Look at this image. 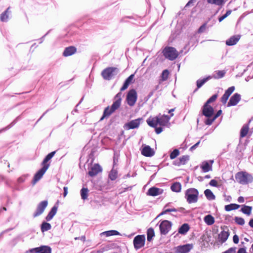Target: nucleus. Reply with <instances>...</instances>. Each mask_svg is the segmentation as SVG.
Instances as JSON below:
<instances>
[{"label": "nucleus", "instance_id": "36", "mask_svg": "<svg viewBox=\"0 0 253 253\" xmlns=\"http://www.w3.org/2000/svg\"><path fill=\"white\" fill-rule=\"evenodd\" d=\"M204 221L208 225H211L214 223V217L210 215H207L204 217Z\"/></svg>", "mask_w": 253, "mask_h": 253}, {"label": "nucleus", "instance_id": "17", "mask_svg": "<svg viewBox=\"0 0 253 253\" xmlns=\"http://www.w3.org/2000/svg\"><path fill=\"white\" fill-rule=\"evenodd\" d=\"M102 170V169L101 166L98 164H95L91 167L88 173L89 176L93 177L101 172Z\"/></svg>", "mask_w": 253, "mask_h": 253}, {"label": "nucleus", "instance_id": "23", "mask_svg": "<svg viewBox=\"0 0 253 253\" xmlns=\"http://www.w3.org/2000/svg\"><path fill=\"white\" fill-rule=\"evenodd\" d=\"M210 162L211 163V164H210L207 161H204L202 163L201 168L203 172H207L212 170V164L214 162V161L210 160Z\"/></svg>", "mask_w": 253, "mask_h": 253}, {"label": "nucleus", "instance_id": "32", "mask_svg": "<svg viewBox=\"0 0 253 253\" xmlns=\"http://www.w3.org/2000/svg\"><path fill=\"white\" fill-rule=\"evenodd\" d=\"M100 235L101 236L104 235L106 237H109L111 236L120 235V233L117 230H112L103 232Z\"/></svg>", "mask_w": 253, "mask_h": 253}, {"label": "nucleus", "instance_id": "12", "mask_svg": "<svg viewBox=\"0 0 253 253\" xmlns=\"http://www.w3.org/2000/svg\"><path fill=\"white\" fill-rule=\"evenodd\" d=\"M47 167V166H42V168L36 172L32 181V184L33 185H35L42 178L48 169Z\"/></svg>", "mask_w": 253, "mask_h": 253}, {"label": "nucleus", "instance_id": "35", "mask_svg": "<svg viewBox=\"0 0 253 253\" xmlns=\"http://www.w3.org/2000/svg\"><path fill=\"white\" fill-rule=\"evenodd\" d=\"M171 190L175 192H179L181 190V184L179 182H174L170 187Z\"/></svg>", "mask_w": 253, "mask_h": 253}, {"label": "nucleus", "instance_id": "10", "mask_svg": "<svg viewBox=\"0 0 253 253\" xmlns=\"http://www.w3.org/2000/svg\"><path fill=\"white\" fill-rule=\"evenodd\" d=\"M48 205V201L44 200L41 202L37 206L36 210L33 213V216L36 217L41 215L44 211Z\"/></svg>", "mask_w": 253, "mask_h": 253}, {"label": "nucleus", "instance_id": "28", "mask_svg": "<svg viewBox=\"0 0 253 253\" xmlns=\"http://www.w3.org/2000/svg\"><path fill=\"white\" fill-rule=\"evenodd\" d=\"M21 119L22 117L21 115H19L18 117H17L9 125H8L7 126L4 128L0 129V133L6 130H7L8 129L12 127L17 123L18 121L21 120Z\"/></svg>", "mask_w": 253, "mask_h": 253}, {"label": "nucleus", "instance_id": "16", "mask_svg": "<svg viewBox=\"0 0 253 253\" xmlns=\"http://www.w3.org/2000/svg\"><path fill=\"white\" fill-rule=\"evenodd\" d=\"M193 248V245L190 244H187L183 245H180L176 248V251L177 253H188Z\"/></svg>", "mask_w": 253, "mask_h": 253}, {"label": "nucleus", "instance_id": "45", "mask_svg": "<svg viewBox=\"0 0 253 253\" xmlns=\"http://www.w3.org/2000/svg\"><path fill=\"white\" fill-rule=\"evenodd\" d=\"M88 190L87 188H83L81 190V197L84 200L87 199Z\"/></svg>", "mask_w": 253, "mask_h": 253}, {"label": "nucleus", "instance_id": "58", "mask_svg": "<svg viewBox=\"0 0 253 253\" xmlns=\"http://www.w3.org/2000/svg\"><path fill=\"white\" fill-rule=\"evenodd\" d=\"M233 241L235 244H238L239 243V241L238 236L237 235H234V236L233 237Z\"/></svg>", "mask_w": 253, "mask_h": 253}, {"label": "nucleus", "instance_id": "21", "mask_svg": "<svg viewBox=\"0 0 253 253\" xmlns=\"http://www.w3.org/2000/svg\"><path fill=\"white\" fill-rule=\"evenodd\" d=\"M56 151H52L49 153H48L43 159L41 165L42 166H47V168H48L50 166V164L48 163V162L53 157L56 153Z\"/></svg>", "mask_w": 253, "mask_h": 253}, {"label": "nucleus", "instance_id": "39", "mask_svg": "<svg viewBox=\"0 0 253 253\" xmlns=\"http://www.w3.org/2000/svg\"><path fill=\"white\" fill-rule=\"evenodd\" d=\"M252 207L248 206L243 205L241 209V211L248 215H250L251 213Z\"/></svg>", "mask_w": 253, "mask_h": 253}, {"label": "nucleus", "instance_id": "62", "mask_svg": "<svg viewBox=\"0 0 253 253\" xmlns=\"http://www.w3.org/2000/svg\"><path fill=\"white\" fill-rule=\"evenodd\" d=\"M79 106V102L77 104V105L75 106V108L71 112V114H72L74 115L75 113H78V110L77 108H78V107Z\"/></svg>", "mask_w": 253, "mask_h": 253}, {"label": "nucleus", "instance_id": "57", "mask_svg": "<svg viewBox=\"0 0 253 253\" xmlns=\"http://www.w3.org/2000/svg\"><path fill=\"white\" fill-rule=\"evenodd\" d=\"M51 31V30H48L45 34H44L42 37L40 39V40L41 41L40 42V43H42L43 42L44 38Z\"/></svg>", "mask_w": 253, "mask_h": 253}, {"label": "nucleus", "instance_id": "55", "mask_svg": "<svg viewBox=\"0 0 253 253\" xmlns=\"http://www.w3.org/2000/svg\"><path fill=\"white\" fill-rule=\"evenodd\" d=\"M210 185L211 186H213V187H218V185H217V182L216 180H214V179H212L211 180V181L209 183Z\"/></svg>", "mask_w": 253, "mask_h": 253}, {"label": "nucleus", "instance_id": "2", "mask_svg": "<svg viewBox=\"0 0 253 253\" xmlns=\"http://www.w3.org/2000/svg\"><path fill=\"white\" fill-rule=\"evenodd\" d=\"M170 117L168 115H162L152 118H149L146 122L148 125L152 127H156L158 125L161 126H165L169 122Z\"/></svg>", "mask_w": 253, "mask_h": 253}, {"label": "nucleus", "instance_id": "47", "mask_svg": "<svg viewBox=\"0 0 253 253\" xmlns=\"http://www.w3.org/2000/svg\"><path fill=\"white\" fill-rule=\"evenodd\" d=\"M29 176V174H24V175L21 176L17 179V183L18 184H20V183H22L24 182L25 181V180L26 179V178Z\"/></svg>", "mask_w": 253, "mask_h": 253}, {"label": "nucleus", "instance_id": "38", "mask_svg": "<svg viewBox=\"0 0 253 253\" xmlns=\"http://www.w3.org/2000/svg\"><path fill=\"white\" fill-rule=\"evenodd\" d=\"M147 241L151 242L153 240V238L155 236V233L154 229L150 228L147 231Z\"/></svg>", "mask_w": 253, "mask_h": 253}, {"label": "nucleus", "instance_id": "22", "mask_svg": "<svg viewBox=\"0 0 253 253\" xmlns=\"http://www.w3.org/2000/svg\"><path fill=\"white\" fill-rule=\"evenodd\" d=\"M141 154L146 157H152L155 154V152L152 148L147 145L143 148Z\"/></svg>", "mask_w": 253, "mask_h": 253}, {"label": "nucleus", "instance_id": "5", "mask_svg": "<svg viewBox=\"0 0 253 253\" xmlns=\"http://www.w3.org/2000/svg\"><path fill=\"white\" fill-rule=\"evenodd\" d=\"M162 53L165 57L170 61L175 60L178 56V52L176 49L171 46H166Z\"/></svg>", "mask_w": 253, "mask_h": 253}, {"label": "nucleus", "instance_id": "18", "mask_svg": "<svg viewBox=\"0 0 253 253\" xmlns=\"http://www.w3.org/2000/svg\"><path fill=\"white\" fill-rule=\"evenodd\" d=\"M77 51V48L74 46L71 45L65 48L62 55L64 57H68L74 54Z\"/></svg>", "mask_w": 253, "mask_h": 253}, {"label": "nucleus", "instance_id": "11", "mask_svg": "<svg viewBox=\"0 0 253 253\" xmlns=\"http://www.w3.org/2000/svg\"><path fill=\"white\" fill-rule=\"evenodd\" d=\"M137 98V95L136 90L134 89H130L127 93L126 96L127 104L130 106H133L135 104Z\"/></svg>", "mask_w": 253, "mask_h": 253}, {"label": "nucleus", "instance_id": "9", "mask_svg": "<svg viewBox=\"0 0 253 253\" xmlns=\"http://www.w3.org/2000/svg\"><path fill=\"white\" fill-rule=\"evenodd\" d=\"M172 223L167 220L162 221L159 225L160 233L161 235H166L171 230Z\"/></svg>", "mask_w": 253, "mask_h": 253}, {"label": "nucleus", "instance_id": "20", "mask_svg": "<svg viewBox=\"0 0 253 253\" xmlns=\"http://www.w3.org/2000/svg\"><path fill=\"white\" fill-rule=\"evenodd\" d=\"M241 100V95L238 93H235L230 99L228 102L227 106L236 105Z\"/></svg>", "mask_w": 253, "mask_h": 253}, {"label": "nucleus", "instance_id": "61", "mask_svg": "<svg viewBox=\"0 0 253 253\" xmlns=\"http://www.w3.org/2000/svg\"><path fill=\"white\" fill-rule=\"evenodd\" d=\"M63 190H64L63 194V197H65L68 194V187L66 186H64L63 188Z\"/></svg>", "mask_w": 253, "mask_h": 253}, {"label": "nucleus", "instance_id": "52", "mask_svg": "<svg viewBox=\"0 0 253 253\" xmlns=\"http://www.w3.org/2000/svg\"><path fill=\"white\" fill-rule=\"evenodd\" d=\"M15 227H11V228H9L5 230H3V231H2L0 233V238H2V236L3 234L12 230L13 229H14Z\"/></svg>", "mask_w": 253, "mask_h": 253}, {"label": "nucleus", "instance_id": "42", "mask_svg": "<svg viewBox=\"0 0 253 253\" xmlns=\"http://www.w3.org/2000/svg\"><path fill=\"white\" fill-rule=\"evenodd\" d=\"M169 72L168 70L166 69L162 72L161 75V81L163 82L166 81L169 77Z\"/></svg>", "mask_w": 253, "mask_h": 253}, {"label": "nucleus", "instance_id": "64", "mask_svg": "<svg viewBox=\"0 0 253 253\" xmlns=\"http://www.w3.org/2000/svg\"><path fill=\"white\" fill-rule=\"evenodd\" d=\"M237 253H247L245 248H240L238 250Z\"/></svg>", "mask_w": 253, "mask_h": 253}, {"label": "nucleus", "instance_id": "33", "mask_svg": "<svg viewBox=\"0 0 253 253\" xmlns=\"http://www.w3.org/2000/svg\"><path fill=\"white\" fill-rule=\"evenodd\" d=\"M204 194L207 199L209 200H214L215 199V196L210 189H206L204 191Z\"/></svg>", "mask_w": 253, "mask_h": 253}, {"label": "nucleus", "instance_id": "6", "mask_svg": "<svg viewBox=\"0 0 253 253\" xmlns=\"http://www.w3.org/2000/svg\"><path fill=\"white\" fill-rule=\"evenodd\" d=\"M119 72V70L116 67H108L104 69L101 73V75L104 79L110 80Z\"/></svg>", "mask_w": 253, "mask_h": 253}, {"label": "nucleus", "instance_id": "34", "mask_svg": "<svg viewBox=\"0 0 253 253\" xmlns=\"http://www.w3.org/2000/svg\"><path fill=\"white\" fill-rule=\"evenodd\" d=\"M211 77L209 76L203 79H199L197 81V88H199L202 87L208 81L211 79Z\"/></svg>", "mask_w": 253, "mask_h": 253}, {"label": "nucleus", "instance_id": "54", "mask_svg": "<svg viewBox=\"0 0 253 253\" xmlns=\"http://www.w3.org/2000/svg\"><path fill=\"white\" fill-rule=\"evenodd\" d=\"M129 85V84H128V83L126 82L125 81V82L124 83L123 85L122 86V87H121V88L120 89L121 91L126 90L128 87Z\"/></svg>", "mask_w": 253, "mask_h": 253}, {"label": "nucleus", "instance_id": "7", "mask_svg": "<svg viewBox=\"0 0 253 253\" xmlns=\"http://www.w3.org/2000/svg\"><path fill=\"white\" fill-rule=\"evenodd\" d=\"M52 249L50 247L47 245H41L40 247L34 248L27 251L25 253H51Z\"/></svg>", "mask_w": 253, "mask_h": 253}, {"label": "nucleus", "instance_id": "13", "mask_svg": "<svg viewBox=\"0 0 253 253\" xmlns=\"http://www.w3.org/2000/svg\"><path fill=\"white\" fill-rule=\"evenodd\" d=\"M142 120V119L141 118L131 120L125 124L124 127L126 130L137 128L139 126Z\"/></svg>", "mask_w": 253, "mask_h": 253}, {"label": "nucleus", "instance_id": "25", "mask_svg": "<svg viewBox=\"0 0 253 253\" xmlns=\"http://www.w3.org/2000/svg\"><path fill=\"white\" fill-rule=\"evenodd\" d=\"M229 236V231H222L218 236V241L221 244L224 243L228 239Z\"/></svg>", "mask_w": 253, "mask_h": 253}, {"label": "nucleus", "instance_id": "14", "mask_svg": "<svg viewBox=\"0 0 253 253\" xmlns=\"http://www.w3.org/2000/svg\"><path fill=\"white\" fill-rule=\"evenodd\" d=\"M59 205V201H57L54 206L52 207V208L50 209L49 211L48 212L47 215L45 217V220L47 221H50L54 216V215L56 214Z\"/></svg>", "mask_w": 253, "mask_h": 253}, {"label": "nucleus", "instance_id": "43", "mask_svg": "<svg viewBox=\"0 0 253 253\" xmlns=\"http://www.w3.org/2000/svg\"><path fill=\"white\" fill-rule=\"evenodd\" d=\"M109 177L111 180H115L117 177V171L112 169L109 174Z\"/></svg>", "mask_w": 253, "mask_h": 253}, {"label": "nucleus", "instance_id": "50", "mask_svg": "<svg viewBox=\"0 0 253 253\" xmlns=\"http://www.w3.org/2000/svg\"><path fill=\"white\" fill-rule=\"evenodd\" d=\"M207 29V23H204L202 26L200 27L198 30V33H202L204 32Z\"/></svg>", "mask_w": 253, "mask_h": 253}, {"label": "nucleus", "instance_id": "51", "mask_svg": "<svg viewBox=\"0 0 253 253\" xmlns=\"http://www.w3.org/2000/svg\"><path fill=\"white\" fill-rule=\"evenodd\" d=\"M215 120V119L212 117V118H208L205 122V123L207 125H211L212 124V123Z\"/></svg>", "mask_w": 253, "mask_h": 253}, {"label": "nucleus", "instance_id": "60", "mask_svg": "<svg viewBox=\"0 0 253 253\" xmlns=\"http://www.w3.org/2000/svg\"><path fill=\"white\" fill-rule=\"evenodd\" d=\"M200 143V141H199L197 143H196L195 144H194V145L190 147V150L193 151L194 150H195L198 147Z\"/></svg>", "mask_w": 253, "mask_h": 253}, {"label": "nucleus", "instance_id": "24", "mask_svg": "<svg viewBox=\"0 0 253 253\" xmlns=\"http://www.w3.org/2000/svg\"><path fill=\"white\" fill-rule=\"evenodd\" d=\"M163 190L161 189L153 187L149 189L147 194L152 196H156L162 194Z\"/></svg>", "mask_w": 253, "mask_h": 253}, {"label": "nucleus", "instance_id": "15", "mask_svg": "<svg viewBox=\"0 0 253 253\" xmlns=\"http://www.w3.org/2000/svg\"><path fill=\"white\" fill-rule=\"evenodd\" d=\"M213 108L211 105L205 103L202 109L203 115L207 118H211L213 116Z\"/></svg>", "mask_w": 253, "mask_h": 253}, {"label": "nucleus", "instance_id": "37", "mask_svg": "<svg viewBox=\"0 0 253 253\" xmlns=\"http://www.w3.org/2000/svg\"><path fill=\"white\" fill-rule=\"evenodd\" d=\"M240 206L236 204H230L225 206V210L229 211L232 210H237L240 208Z\"/></svg>", "mask_w": 253, "mask_h": 253}, {"label": "nucleus", "instance_id": "56", "mask_svg": "<svg viewBox=\"0 0 253 253\" xmlns=\"http://www.w3.org/2000/svg\"><path fill=\"white\" fill-rule=\"evenodd\" d=\"M134 77V74H131L126 80V81L129 84H130L133 80Z\"/></svg>", "mask_w": 253, "mask_h": 253}, {"label": "nucleus", "instance_id": "26", "mask_svg": "<svg viewBox=\"0 0 253 253\" xmlns=\"http://www.w3.org/2000/svg\"><path fill=\"white\" fill-rule=\"evenodd\" d=\"M189 157L187 155L182 156L180 157L178 160L173 161V164L175 166H179L180 165H185L189 160Z\"/></svg>", "mask_w": 253, "mask_h": 253}, {"label": "nucleus", "instance_id": "48", "mask_svg": "<svg viewBox=\"0 0 253 253\" xmlns=\"http://www.w3.org/2000/svg\"><path fill=\"white\" fill-rule=\"evenodd\" d=\"M179 155V151L178 149H174L170 154V158L171 159H175Z\"/></svg>", "mask_w": 253, "mask_h": 253}, {"label": "nucleus", "instance_id": "41", "mask_svg": "<svg viewBox=\"0 0 253 253\" xmlns=\"http://www.w3.org/2000/svg\"><path fill=\"white\" fill-rule=\"evenodd\" d=\"M215 74L213 75V77L215 79H220L223 78L225 72L224 71H216L215 72Z\"/></svg>", "mask_w": 253, "mask_h": 253}, {"label": "nucleus", "instance_id": "8", "mask_svg": "<svg viewBox=\"0 0 253 253\" xmlns=\"http://www.w3.org/2000/svg\"><path fill=\"white\" fill-rule=\"evenodd\" d=\"M145 239V236L144 235H138L135 236L133 241L134 249L136 250H138L144 247Z\"/></svg>", "mask_w": 253, "mask_h": 253}, {"label": "nucleus", "instance_id": "53", "mask_svg": "<svg viewBox=\"0 0 253 253\" xmlns=\"http://www.w3.org/2000/svg\"><path fill=\"white\" fill-rule=\"evenodd\" d=\"M236 253V248H230L228 250L223 252L222 253Z\"/></svg>", "mask_w": 253, "mask_h": 253}, {"label": "nucleus", "instance_id": "59", "mask_svg": "<svg viewBox=\"0 0 253 253\" xmlns=\"http://www.w3.org/2000/svg\"><path fill=\"white\" fill-rule=\"evenodd\" d=\"M155 128V132L157 134H160L163 131V128L162 127H154Z\"/></svg>", "mask_w": 253, "mask_h": 253}, {"label": "nucleus", "instance_id": "19", "mask_svg": "<svg viewBox=\"0 0 253 253\" xmlns=\"http://www.w3.org/2000/svg\"><path fill=\"white\" fill-rule=\"evenodd\" d=\"M235 90V87L234 86H232L229 87L225 92L224 94L222 95L221 98V101L223 104H225L227 102V101L230 96V95Z\"/></svg>", "mask_w": 253, "mask_h": 253}, {"label": "nucleus", "instance_id": "49", "mask_svg": "<svg viewBox=\"0 0 253 253\" xmlns=\"http://www.w3.org/2000/svg\"><path fill=\"white\" fill-rule=\"evenodd\" d=\"M218 95L217 94L213 95L205 103V104L209 105L210 103L214 102L217 98Z\"/></svg>", "mask_w": 253, "mask_h": 253}, {"label": "nucleus", "instance_id": "63", "mask_svg": "<svg viewBox=\"0 0 253 253\" xmlns=\"http://www.w3.org/2000/svg\"><path fill=\"white\" fill-rule=\"evenodd\" d=\"M221 113H222V111L221 110H219L217 111V112L216 113V114L213 117L215 120L218 118L221 114Z\"/></svg>", "mask_w": 253, "mask_h": 253}, {"label": "nucleus", "instance_id": "29", "mask_svg": "<svg viewBox=\"0 0 253 253\" xmlns=\"http://www.w3.org/2000/svg\"><path fill=\"white\" fill-rule=\"evenodd\" d=\"M40 227H41V230L42 231V233H44L46 231H47L48 230H49L50 229H51V224L47 222V221L46 220V221H43L41 225H40Z\"/></svg>", "mask_w": 253, "mask_h": 253}, {"label": "nucleus", "instance_id": "40", "mask_svg": "<svg viewBox=\"0 0 253 253\" xmlns=\"http://www.w3.org/2000/svg\"><path fill=\"white\" fill-rule=\"evenodd\" d=\"M249 126L248 125H244L241 129L240 136L244 137L246 136L248 132Z\"/></svg>", "mask_w": 253, "mask_h": 253}, {"label": "nucleus", "instance_id": "3", "mask_svg": "<svg viewBox=\"0 0 253 253\" xmlns=\"http://www.w3.org/2000/svg\"><path fill=\"white\" fill-rule=\"evenodd\" d=\"M235 178L240 184L243 185L248 184L253 181V175L246 171L237 172L235 175Z\"/></svg>", "mask_w": 253, "mask_h": 253}, {"label": "nucleus", "instance_id": "30", "mask_svg": "<svg viewBox=\"0 0 253 253\" xmlns=\"http://www.w3.org/2000/svg\"><path fill=\"white\" fill-rule=\"evenodd\" d=\"M240 36H232L226 41L227 45L231 46L235 45L239 41Z\"/></svg>", "mask_w": 253, "mask_h": 253}, {"label": "nucleus", "instance_id": "4", "mask_svg": "<svg viewBox=\"0 0 253 253\" xmlns=\"http://www.w3.org/2000/svg\"><path fill=\"white\" fill-rule=\"evenodd\" d=\"M198 196L199 191L194 188H190L185 191V198L188 204L197 202Z\"/></svg>", "mask_w": 253, "mask_h": 253}, {"label": "nucleus", "instance_id": "31", "mask_svg": "<svg viewBox=\"0 0 253 253\" xmlns=\"http://www.w3.org/2000/svg\"><path fill=\"white\" fill-rule=\"evenodd\" d=\"M189 229L190 227L188 224L184 223L179 228L178 233L181 235H185Z\"/></svg>", "mask_w": 253, "mask_h": 253}, {"label": "nucleus", "instance_id": "46", "mask_svg": "<svg viewBox=\"0 0 253 253\" xmlns=\"http://www.w3.org/2000/svg\"><path fill=\"white\" fill-rule=\"evenodd\" d=\"M235 222L240 225H243L245 224V220L242 217H235L234 218Z\"/></svg>", "mask_w": 253, "mask_h": 253}, {"label": "nucleus", "instance_id": "44", "mask_svg": "<svg viewBox=\"0 0 253 253\" xmlns=\"http://www.w3.org/2000/svg\"><path fill=\"white\" fill-rule=\"evenodd\" d=\"M207 2L209 3L221 5L224 3V0H207Z\"/></svg>", "mask_w": 253, "mask_h": 253}, {"label": "nucleus", "instance_id": "27", "mask_svg": "<svg viewBox=\"0 0 253 253\" xmlns=\"http://www.w3.org/2000/svg\"><path fill=\"white\" fill-rule=\"evenodd\" d=\"M10 7H8L4 11L0 16V20L1 22H6L8 20L9 15L11 14Z\"/></svg>", "mask_w": 253, "mask_h": 253}, {"label": "nucleus", "instance_id": "1", "mask_svg": "<svg viewBox=\"0 0 253 253\" xmlns=\"http://www.w3.org/2000/svg\"><path fill=\"white\" fill-rule=\"evenodd\" d=\"M122 93L120 92L118 93L114 97V101L111 107H107L104 110L103 114L101 118L100 121L103 120L104 118L109 117L113 113L118 109L121 104L122 101Z\"/></svg>", "mask_w": 253, "mask_h": 253}]
</instances>
